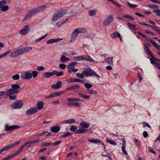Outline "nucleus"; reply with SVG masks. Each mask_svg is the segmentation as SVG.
Masks as SVG:
<instances>
[{
	"label": "nucleus",
	"mask_w": 160,
	"mask_h": 160,
	"mask_svg": "<svg viewBox=\"0 0 160 160\" xmlns=\"http://www.w3.org/2000/svg\"><path fill=\"white\" fill-rule=\"evenodd\" d=\"M79 81V79L76 78H71L67 80L68 83H70L74 82H78Z\"/></svg>",
	"instance_id": "30"
},
{
	"label": "nucleus",
	"mask_w": 160,
	"mask_h": 160,
	"mask_svg": "<svg viewBox=\"0 0 160 160\" xmlns=\"http://www.w3.org/2000/svg\"><path fill=\"white\" fill-rule=\"evenodd\" d=\"M16 154L15 152H14L13 154H12L11 156H8V159H11L13 157H14L15 156H16Z\"/></svg>",
	"instance_id": "63"
},
{
	"label": "nucleus",
	"mask_w": 160,
	"mask_h": 160,
	"mask_svg": "<svg viewBox=\"0 0 160 160\" xmlns=\"http://www.w3.org/2000/svg\"><path fill=\"white\" fill-rule=\"evenodd\" d=\"M12 88L9 89L6 92V95L8 96L13 94L17 93L18 92V90L20 88V86L17 84L12 85Z\"/></svg>",
	"instance_id": "5"
},
{
	"label": "nucleus",
	"mask_w": 160,
	"mask_h": 160,
	"mask_svg": "<svg viewBox=\"0 0 160 160\" xmlns=\"http://www.w3.org/2000/svg\"><path fill=\"white\" fill-rule=\"evenodd\" d=\"M20 77L22 79H30L32 78V73L30 72L25 73L22 74Z\"/></svg>",
	"instance_id": "14"
},
{
	"label": "nucleus",
	"mask_w": 160,
	"mask_h": 160,
	"mask_svg": "<svg viewBox=\"0 0 160 160\" xmlns=\"http://www.w3.org/2000/svg\"><path fill=\"white\" fill-rule=\"evenodd\" d=\"M6 1L5 0H2L0 2V8L4 6L6 4Z\"/></svg>",
	"instance_id": "48"
},
{
	"label": "nucleus",
	"mask_w": 160,
	"mask_h": 160,
	"mask_svg": "<svg viewBox=\"0 0 160 160\" xmlns=\"http://www.w3.org/2000/svg\"><path fill=\"white\" fill-rule=\"evenodd\" d=\"M156 60H157V58L153 56H152L150 59L151 62L154 65L157 69L160 70V64L157 62Z\"/></svg>",
	"instance_id": "13"
},
{
	"label": "nucleus",
	"mask_w": 160,
	"mask_h": 160,
	"mask_svg": "<svg viewBox=\"0 0 160 160\" xmlns=\"http://www.w3.org/2000/svg\"><path fill=\"white\" fill-rule=\"evenodd\" d=\"M67 11L65 10H59L56 11L54 14L52 20L53 22H55L58 20L63 15L67 13Z\"/></svg>",
	"instance_id": "3"
},
{
	"label": "nucleus",
	"mask_w": 160,
	"mask_h": 160,
	"mask_svg": "<svg viewBox=\"0 0 160 160\" xmlns=\"http://www.w3.org/2000/svg\"><path fill=\"white\" fill-rule=\"evenodd\" d=\"M21 141L15 142L11 143L8 146H6L0 150V154L2 152L8 151L9 149H11L14 147H16L18 144L20 143Z\"/></svg>",
	"instance_id": "6"
},
{
	"label": "nucleus",
	"mask_w": 160,
	"mask_h": 160,
	"mask_svg": "<svg viewBox=\"0 0 160 160\" xmlns=\"http://www.w3.org/2000/svg\"><path fill=\"white\" fill-rule=\"evenodd\" d=\"M52 144V142H44L42 144V147L48 146L51 145Z\"/></svg>",
	"instance_id": "46"
},
{
	"label": "nucleus",
	"mask_w": 160,
	"mask_h": 160,
	"mask_svg": "<svg viewBox=\"0 0 160 160\" xmlns=\"http://www.w3.org/2000/svg\"><path fill=\"white\" fill-rule=\"evenodd\" d=\"M135 142V145L137 147H139L140 145V142L137 139H135L134 140Z\"/></svg>",
	"instance_id": "51"
},
{
	"label": "nucleus",
	"mask_w": 160,
	"mask_h": 160,
	"mask_svg": "<svg viewBox=\"0 0 160 160\" xmlns=\"http://www.w3.org/2000/svg\"><path fill=\"white\" fill-rule=\"evenodd\" d=\"M75 122V120L74 119H69L66 120L62 121V122H59L58 123V124H71L74 123Z\"/></svg>",
	"instance_id": "16"
},
{
	"label": "nucleus",
	"mask_w": 160,
	"mask_h": 160,
	"mask_svg": "<svg viewBox=\"0 0 160 160\" xmlns=\"http://www.w3.org/2000/svg\"><path fill=\"white\" fill-rule=\"evenodd\" d=\"M126 146H122V150L123 153L125 155H127L128 153L125 150Z\"/></svg>",
	"instance_id": "55"
},
{
	"label": "nucleus",
	"mask_w": 160,
	"mask_h": 160,
	"mask_svg": "<svg viewBox=\"0 0 160 160\" xmlns=\"http://www.w3.org/2000/svg\"><path fill=\"white\" fill-rule=\"evenodd\" d=\"M41 12L39 7L34 8L28 11L23 19V21L28 20L29 18L36 13Z\"/></svg>",
	"instance_id": "2"
},
{
	"label": "nucleus",
	"mask_w": 160,
	"mask_h": 160,
	"mask_svg": "<svg viewBox=\"0 0 160 160\" xmlns=\"http://www.w3.org/2000/svg\"><path fill=\"white\" fill-rule=\"evenodd\" d=\"M62 83L61 82L58 81L56 84H53L51 86L52 88L54 89L59 88L61 87Z\"/></svg>",
	"instance_id": "22"
},
{
	"label": "nucleus",
	"mask_w": 160,
	"mask_h": 160,
	"mask_svg": "<svg viewBox=\"0 0 160 160\" xmlns=\"http://www.w3.org/2000/svg\"><path fill=\"white\" fill-rule=\"evenodd\" d=\"M145 32L146 33H147V34H149L151 35L152 36H153L155 35L154 34L153 32H152L148 30H145Z\"/></svg>",
	"instance_id": "64"
},
{
	"label": "nucleus",
	"mask_w": 160,
	"mask_h": 160,
	"mask_svg": "<svg viewBox=\"0 0 160 160\" xmlns=\"http://www.w3.org/2000/svg\"><path fill=\"white\" fill-rule=\"evenodd\" d=\"M143 127H147L150 129H151V127L148 123L144 122H143Z\"/></svg>",
	"instance_id": "59"
},
{
	"label": "nucleus",
	"mask_w": 160,
	"mask_h": 160,
	"mask_svg": "<svg viewBox=\"0 0 160 160\" xmlns=\"http://www.w3.org/2000/svg\"><path fill=\"white\" fill-rule=\"evenodd\" d=\"M106 140L107 142L112 145L115 146L117 145L116 143L112 140L108 138H106Z\"/></svg>",
	"instance_id": "39"
},
{
	"label": "nucleus",
	"mask_w": 160,
	"mask_h": 160,
	"mask_svg": "<svg viewBox=\"0 0 160 160\" xmlns=\"http://www.w3.org/2000/svg\"><path fill=\"white\" fill-rule=\"evenodd\" d=\"M1 10L2 12H5L7 11L8 8L9 7L8 6H4L1 7Z\"/></svg>",
	"instance_id": "42"
},
{
	"label": "nucleus",
	"mask_w": 160,
	"mask_h": 160,
	"mask_svg": "<svg viewBox=\"0 0 160 160\" xmlns=\"http://www.w3.org/2000/svg\"><path fill=\"white\" fill-rule=\"evenodd\" d=\"M63 93L64 92L62 91H61L59 92H55L56 97L59 96Z\"/></svg>",
	"instance_id": "57"
},
{
	"label": "nucleus",
	"mask_w": 160,
	"mask_h": 160,
	"mask_svg": "<svg viewBox=\"0 0 160 160\" xmlns=\"http://www.w3.org/2000/svg\"><path fill=\"white\" fill-rule=\"evenodd\" d=\"M38 112L37 107H35L31 108L28 110L26 112V114L27 116H30Z\"/></svg>",
	"instance_id": "9"
},
{
	"label": "nucleus",
	"mask_w": 160,
	"mask_h": 160,
	"mask_svg": "<svg viewBox=\"0 0 160 160\" xmlns=\"http://www.w3.org/2000/svg\"><path fill=\"white\" fill-rule=\"evenodd\" d=\"M148 148L149 151L150 152L154 154H156V152L153 150L152 148L151 147H148Z\"/></svg>",
	"instance_id": "52"
},
{
	"label": "nucleus",
	"mask_w": 160,
	"mask_h": 160,
	"mask_svg": "<svg viewBox=\"0 0 160 160\" xmlns=\"http://www.w3.org/2000/svg\"><path fill=\"white\" fill-rule=\"evenodd\" d=\"M71 134V133L67 132L62 136V137L63 138H65Z\"/></svg>",
	"instance_id": "62"
},
{
	"label": "nucleus",
	"mask_w": 160,
	"mask_h": 160,
	"mask_svg": "<svg viewBox=\"0 0 160 160\" xmlns=\"http://www.w3.org/2000/svg\"><path fill=\"white\" fill-rule=\"evenodd\" d=\"M68 104L70 105L75 106L77 107H79L80 106V104L79 102H69Z\"/></svg>",
	"instance_id": "43"
},
{
	"label": "nucleus",
	"mask_w": 160,
	"mask_h": 160,
	"mask_svg": "<svg viewBox=\"0 0 160 160\" xmlns=\"http://www.w3.org/2000/svg\"><path fill=\"white\" fill-rule=\"evenodd\" d=\"M11 51H8L5 53H3V54L0 55V58L5 57V56L8 55L9 53Z\"/></svg>",
	"instance_id": "49"
},
{
	"label": "nucleus",
	"mask_w": 160,
	"mask_h": 160,
	"mask_svg": "<svg viewBox=\"0 0 160 160\" xmlns=\"http://www.w3.org/2000/svg\"><path fill=\"white\" fill-rule=\"evenodd\" d=\"M23 103L21 101H17L12 105V107L13 109H18L22 108L23 106Z\"/></svg>",
	"instance_id": "7"
},
{
	"label": "nucleus",
	"mask_w": 160,
	"mask_h": 160,
	"mask_svg": "<svg viewBox=\"0 0 160 160\" xmlns=\"http://www.w3.org/2000/svg\"><path fill=\"white\" fill-rule=\"evenodd\" d=\"M53 5V3H50L47 5H43L41 6H40L39 7L41 12L43 11L46 8H49L52 7Z\"/></svg>",
	"instance_id": "23"
},
{
	"label": "nucleus",
	"mask_w": 160,
	"mask_h": 160,
	"mask_svg": "<svg viewBox=\"0 0 160 160\" xmlns=\"http://www.w3.org/2000/svg\"><path fill=\"white\" fill-rule=\"evenodd\" d=\"M150 42L153 44V46L158 50H160V46H158L155 42L153 40H150Z\"/></svg>",
	"instance_id": "34"
},
{
	"label": "nucleus",
	"mask_w": 160,
	"mask_h": 160,
	"mask_svg": "<svg viewBox=\"0 0 160 160\" xmlns=\"http://www.w3.org/2000/svg\"><path fill=\"white\" fill-rule=\"evenodd\" d=\"M32 49V48L30 47H22L12 52L10 56L12 58L17 57L23 53L29 52Z\"/></svg>",
	"instance_id": "1"
},
{
	"label": "nucleus",
	"mask_w": 160,
	"mask_h": 160,
	"mask_svg": "<svg viewBox=\"0 0 160 160\" xmlns=\"http://www.w3.org/2000/svg\"><path fill=\"white\" fill-rule=\"evenodd\" d=\"M76 31L78 32V33H85L86 32V31L84 28H77L76 29Z\"/></svg>",
	"instance_id": "38"
},
{
	"label": "nucleus",
	"mask_w": 160,
	"mask_h": 160,
	"mask_svg": "<svg viewBox=\"0 0 160 160\" xmlns=\"http://www.w3.org/2000/svg\"><path fill=\"white\" fill-rule=\"evenodd\" d=\"M84 86L86 88L89 89L92 87V85L91 84L89 83H86L84 84Z\"/></svg>",
	"instance_id": "50"
},
{
	"label": "nucleus",
	"mask_w": 160,
	"mask_h": 160,
	"mask_svg": "<svg viewBox=\"0 0 160 160\" xmlns=\"http://www.w3.org/2000/svg\"><path fill=\"white\" fill-rule=\"evenodd\" d=\"M43 103L42 102H39L37 104V111L38 112V110H41L43 108Z\"/></svg>",
	"instance_id": "27"
},
{
	"label": "nucleus",
	"mask_w": 160,
	"mask_h": 160,
	"mask_svg": "<svg viewBox=\"0 0 160 160\" xmlns=\"http://www.w3.org/2000/svg\"><path fill=\"white\" fill-rule=\"evenodd\" d=\"M60 68L62 69H64L66 67V66L64 64H61L59 65Z\"/></svg>",
	"instance_id": "58"
},
{
	"label": "nucleus",
	"mask_w": 160,
	"mask_h": 160,
	"mask_svg": "<svg viewBox=\"0 0 160 160\" xmlns=\"http://www.w3.org/2000/svg\"><path fill=\"white\" fill-rule=\"evenodd\" d=\"M97 11V9H95L90 11L88 12V15L90 16H92L95 15Z\"/></svg>",
	"instance_id": "33"
},
{
	"label": "nucleus",
	"mask_w": 160,
	"mask_h": 160,
	"mask_svg": "<svg viewBox=\"0 0 160 160\" xmlns=\"http://www.w3.org/2000/svg\"><path fill=\"white\" fill-rule=\"evenodd\" d=\"M148 7L150 8H153L154 9H158V7L157 5H154L152 4H150L149 5Z\"/></svg>",
	"instance_id": "54"
},
{
	"label": "nucleus",
	"mask_w": 160,
	"mask_h": 160,
	"mask_svg": "<svg viewBox=\"0 0 160 160\" xmlns=\"http://www.w3.org/2000/svg\"><path fill=\"white\" fill-rule=\"evenodd\" d=\"M127 25L130 29L135 30L136 28V25L135 24H132L130 23H127Z\"/></svg>",
	"instance_id": "37"
},
{
	"label": "nucleus",
	"mask_w": 160,
	"mask_h": 160,
	"mask_svg": "<svg viewBox=\"0 0 160 160\" xmlns=\"http://www.w3.org/2000/svg\"><path fill=\"white\" fill-rule=\"evenodd\" d=\"M78 35V33L76 31V29L72 33L70 38V41L71 42H73L76 39Z\"/></svg>",
	"instance_id": "15"
},
{
	"label": "nucleus",
	"mask_w": 160,
	"mask_h": 160,
	"mask_svg": "<svg viewBox=\"0 0 160 160\" xmlns=\"http://www.w3.org/2000/svg\"><path fill=\"white\" fill-rule=\"evenodd\" d=\"M78 95L80 97L85 99H88L90 98L89 95H86L81 93H78Z\"/></svg>",
	"instance_id": "32"
},
{
	"label": "nucleus",
	"mask_w": 160,
	"mask_h": 160,
	"mask_svg": "<svg viewBox=\"0 0 160 160\" xmlns=\"http://www.w3.org/2000/svg\"><path fill=\"white\" fill-rule=\"evenodd\" d=\"M83 75H84L83 74H82H82L79 73H77L76 74V76L78 77L79 78H83L84 77Z\"/></svg>",
	"instance_id": "61"
},
{
	"label": "nucleus",
	"mask_w": 160,
	"mask_h": 160,
	"mask_svg": "<svg viewBox=\"0 0 160 160\" xmlns=\"http://www.w3.org/2000/svg\"><path fill=\"white\" fill-rule=\"evenodd\" d=\"M110 36L113 38H117V37L120 38V33L118 32H116L112 34H111Z\"/></svg>",
	"instance_id": "31"
},
{
	"label": "nucleus",
	"mask_w": 160,
	"mask_h": 160,
	"mask_svg": "<svg viewBox=\"0 0 160 160\" xmlns=\"http://www.w3.org/2000/svg\"><path fill=\"white\" fill-rule=\"evenodd\" d=\"M153 12L156 13L157 16H160V10L158 9L156 10H153Z\"/></svg>",
	"instance_id": "60"
},
{
	"label": "nucleus",
	"mask_w": 160,
	"mask_h": 160,
	"mask_svg": "<svg viewBox=\"0 0 160 160\" xmlns=\"http://www.w3.org/2000/svg\"><path fill=\"white\" fill-rule=\"evenodd\" d=\"M86 131V130L85 129H79L76 131V132L78 133H82L85 132Z\"/></svg>",
	"instance_id": "44"
},
{
	"label": "nucleus",
	"mask_w": 160,
	"mask_h": 160,
	"mask_svg": "<svg viewBox=\"0 0 160 160\" xmlns=\"http://www.w3.org/2000/svg\"><path fill=\"white\" fill-rule=\"evenodd\" d=\"M69 60V58L65 56H64V55H62L60 58V61L62 62L67 61Z\"/></svg>",
	"instance_id": "35"
},
{
	"label": "nucleus",
	"mask_w": 160,
	"mask_h": 160,
	"mask_svg": "<svg viewBox=\"0 0 160 160\" xmlns=\"http://www.w3.org/2000/svg\"><path fill=\"white\" fill-rule=\"evenodd\" d=\"M23 149V147L22 146H21L19 149L17 151L15 152V153L16 154V155H18L22 151Z\"/></svg>",
	"instance_id": "41"
},
{
	"label": "nucleus",
	"mask_w": 160,
	"mask_h": 160,
	"mask_svg": "<svg viewBox=\"0 0 160 160\" xmlns=\"http://www.w3.org/2000/svg\"><path fill=\"white\" fill-rule=\"evenodd\" d=\"M60 130V127L58 126V125H56L53 126L51 128V131L53 132L56 133L59 132Z\"/></svg>",
	"instance_id": "19"
},
{
	"label": "nucleus",
	"mask_w": 160,
	"mask_h": 160,
	"mask_svg": "<svg viewBox=\"0 0 160 160\" xmlns=\"http://www.w3.org/2000/svg\"><path fill=\"white\" fill-rule=\"evenodd\" d=\"M12 78L14 80H16L19 78V76L18 74H16L12 77Z\"/></svg>",
	"instance_id": "56"
},
{
	"label": "nucleus",
	"mask_w": 160,
	"mask_h": 160,
	"mask_svg": "<svg viewBox=\"0 0 160 160\" xmlns=\"http://www.w3.org/2000/svg\"><path fill=\"white\" fill-rule=\"evenodd\" d=\"M82 73L85 76H91L92 75H94L97 77L98 78H100V77L94 71H83Z\"/></svg>",
	"instance_id": "10"
},
{
	"label": "nucleus",
	"mask_w": 160,
	"mask_h": 160,
	"mask_svg": "<svg viewBox=\"0 0 160 160\" xmlns=\"http://www.w3.org/2000/svg\"><path fill=\"white\" fill-rule=\"evenodd\" d=\"M86 92L88 93L93 95H96L98 93V92L97 90L90 89H87Z\"/></svg>",
	"instance_id": "26"
},
{
	"label": "nucleus",
	"mask_w": 160,
	"mask_h": 160,
	"mask_svg": "<svg viewBox=\"0 0 160 160\" xmlns=\"http://www.w3.org/2000/svg\"><path fill=\"white\" fill-rule=\"evenodd\" d=\"M55 75V73L53 72H46L44 73L43 74V75L45 76V77L46 78H49L51 76Z\"/></svg>",
	"instance_id": "29"
},
{
	"label": "nucleus",
	"mask_w": 160,
	"mask_h": 160,
	"mask_svg": "<svg viewBox=\"0 0 160 160\" xmlns=\"http://www.w3.org/2000/svg\"><path fill=\"white\" fill-rule=\"evenodd\" d=\"M62 39L61 38H57L55 39H50L47 41V43L48 44H51L53 42H57L61 40Z\"/></svg>",
	"instance_id": "20"
},
{
	"label": "nucleus",
	"mask_w": 160,
	"mask_h": 160,
	"mask_svg": "<svg viewBox=\"0 0 160 160\" xmlns=\"http://www.w3.org/2000/svg\"><path fill=\"white\" fill-rule=\"evenodd\" d=\"M48 35V34L47 33L45 35H44L42 36L41 37H40V38H38L37 39H36L35 40V42H38V41H40L41 40H42L43 38H45V37H46Z\"/></svg>",
	"instance_id": "45"
},
{
	"label": "nucleus",
	"mask_w": 160,
	"mask_h": 160,
	"mask_svg": "<svg viewBox=\"0 0 160 160\" xmlns=\"http://www.w3.org/2000/svg\"><path fill=\"white\" fill-rule=\"evenodd\" d=\"M55 74H56L57 76H60L62 75L63 74V72L62 71L58 72V71H53Z\"/></svg>",
	"instance_id": "40"
},
{
	"label": "nucleus",
	"mask_w": 160,
	"mask_h": 160,
	"mask_svg": "<svg viewBox=\"0 0 160 160\" xmlns=\"http://www.w3.org/2000/svg\"><path fill=\"white\" fill-rule=\"evenodd\" d=\"M77 62H74L71 63L69 64L68 66V70H78V69H74V66L77 64Z\"/></svg>",
	"instance_id": "17"
},
{
	"label": "nucleus",
	"mask_w": 160,
	"mask_h": 160,
	"mask_svg": "<svg viewBox=\"0 0 160 160\" xmlns=\"http://www.w3.org/2000/svg\"><path fill=\"white\" fill-rule=\"evenodd\" d=\"M127 3L129 5V6L131 8H135L137 7V5L135 4H132L128 2H127Z\"/></svg>",
	"instance_id": "53"
},
{
	"label": "nucleus",
	"mask_w": 160,
	"mask_h": 160,
	"mask_svg": "<svg viewBox=\"0 0 160 160\" xmlns=\"http://www.w3.org/2000/svg\"><path fill=\"white\" fill-rule=\"evenodd\" d=\"M73 59L76 61L86 60L90 62H93L95 63H97L98 61H95L91 57L88 55H82L80 56L74 57Z\"/></svg>",
	"instance_id": "4"
},
{
	"label": "nucleus",
	"mask_w": 160,
	"mask_h": 160,
	"mask_svg": "<svg viewBox=\"0 0 160 160\" xmlns=\"http://www.w3.org/2000/svg\"><path fill=\"white\" fill-rule=\"evenodd\" d=\"M78 128V127L72 125L71 126L70 128V131L72 132H74L76 131Z\"/></svg>",
	"instance_id": "47"
},
{
	"label": "nucleus",
	"mask_w": 160,
	"mask_h": 160,
	"mask_svg": "<svg viewBox=\"0 0 160 160\" xmlns=\"http://www.w3.org/2000/svg\"><path fill=\"white\" fill-rule=\"evenodd\" d=\"M113 57H108L105 60V62H107L108 64H112L113 63V62L112 59Z\"/></svg>",
	"instance_id": "28"
},
{
	"label": "nucleus",
	"mask_w": 160,
	"mask_h": 160,
	"mask_svg": "<svg viewBox=\"0 0 160 160\" xmlns=\"http://www.w3.org/2000/svg\"><path fill=\"white\" fill-rule=\"evenodd\" d=\"M30 30V28L29 25H25L23 28L20 31L19 33L22 35H24L29 33Z\"/></svg>",
	"instance_id": "11"
},
{
	"label": "nucleus",
	"mask_w": 160,
	"mask_h": 160,
	"mask_svg": "<svg viewBox=\"0 0 160 160\" xmlns=\"http://www.w3.org/2000/svg\"><path fill=\"white\" fill-rule=\"evenodd\" d=\"M88 141L92 143H101L105 147V145L102 142L101 140L99 139H89Z\"/></svg>",
	"instance_id": "18"
},
{
	"label": "nucleus",
	"mask_w": 160,
	"mask_h": 160,
	"mask_svg": "<svg viewBox=\"0 0 160 160\" xmlns=\"http://www.w3.org/2000/svg\"><path fill=\"white\" fill-rule=\"evenodd\" d=\"M80 125L82 128H88L89 127L90 124L88 122L82 121L80 122Z\"/></svg>",
	"instance_id": "21"
},
{
	"label": "nucleus",
	"mask_w": 160,
	"mask_h": 160,
	"mask_svg": "<svg viewBox=\"0 0 160 160\" xmlns=\"http://www.w3.org/2000/svg\"><path fill=\"white\" fill-rule=\"evenodd\" d=\"M113 20V15L112 14L109 15L108 18L104 20L103 25L106 26H108Z\"/></svg>",
	"instance_id": "12"
},
{
	"label": "nucleus",
	"mask_w": 160,
	"mask_h": 160,
	"mask_svg": "<svg viewBox=\"0 0 160 160\" xmlns=\"http://www.w3.org/2000/svg\"><path fill=\"white\" fill-rule=\"evenodd\" d=\"M144 45L145 46V47L144 48V49L146 51V52L151 56L152 57L153 56L152 53L151 52V51L149 49L148 47L147 46V45L145 44H144Z\"/></svg>",
	"instance_id": "25"
},
{
	"label": "nucleus",
	"mask_w": 160,
	"mask_h": 160,
	"mask_svg": "<svg viewBox=\"0 0 160 160\" xmlns=\"http://www.w3.org/2000/svg\"><path fill=\"white\" fill-rule=\"evenodd\" d=\"M20 127L17 125H13L12 126H10L8 124H6L5 125V130L6 131H13L15 129L19 128Z\"/></svg>",
	"instance_id": "8"
},
{
	"label": "nucleus",
	"mask_w": 160,
	"mask_h": 160,
	"mask_svg": "<svg viewBox=\"0 0 160 160\" xmlns=\"http://www.w3.org/2000/svg\"><path fill=\"white\" fill-rule=\"evenodd\" d=\"M67 100L70 102H77L80 101V99L79 98H68L67 99Z\"/></svg>",
	"instance_id": "36"
},
{
	"label": "nucleus",
	"mask_w": 160,
	"mask_h": 160,
	"mask_svg": "<svg viewBox=\"0 0 160 160\" xmlns=\"http://www.w3.org/2000/svg\"><path fill=\"white\" fill-rule=\"evenodd\" d=\"M31 140L27 141L22 146L24 148L25 146H27V148H29L31 147L33 144Z\"/></svg>",
	"instance_id": "24"
}]
</instances>
